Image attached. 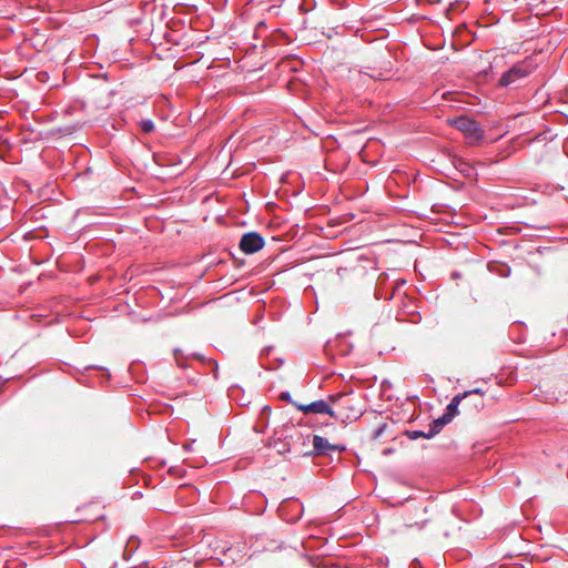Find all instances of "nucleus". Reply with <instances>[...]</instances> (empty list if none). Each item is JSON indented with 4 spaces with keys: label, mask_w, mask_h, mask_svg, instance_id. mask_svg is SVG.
<instances>
[{
    "label": "nucleus",
    "mask_w": 568,
    "mask_h": 568,
    "mask_svg": "<svg viewBox=\"0 0 568 568\" xmlns=\"http://www.w3.org/2000/svg\"><path fill=\"white\" fill-rule=\"evenodd\" d=\"M537 64L531 57H528L518 63L514 64L508 71H506L499 79L500 87H508L514 84L518 80L531 74Z\"/></svg>",
    "instance_id": "nucleus-1"
},
{
    "label": "nucleus",
    "mask_w": 568,
    "mask_h": 568,
    "mask_svg": "<svg viewBox=\"0 0 568 568\" xmlns=\"http://www.w3.org/2000/svg\"><path fill=\"white\" fill-rule=\"evenodd\" d=\"M452 124L460 131L469 143H477L484 136V130L480 125L468 116H458L450 121Z\"/></svg>",
    "instance_id": "nucleus-2"
},
{
    "label": "nucleus",
    "mask_w": 568,
    "mask_h": 568,
    "mask_svg": "<svg viewBox=\"0 0 568 568\" xmlns=\"http://www.w3.org/2000/svg\"><path fill=\"white\" fill-rule=\"evenodd\" d=\"M313 450L304 453L305 456H331L334 452H344L346 450V446L342 444H331L326 438L314 435L313 439Z\"/></svg>",
    "instance_id": "nucleus-3"
},
{
    "label": "nucleus",
    "mask_w": 568,
    "mask_h": 568,
    "mask_svg": "<svg viewBox=\"0 0 568 568\" xmlns=\"http://www.w3.org/2000/svg\"><path fill=\"white\" fill-rule=\"evenodd\" d=\"M302 514L303 504L296 499L283 500L278 507V515L286 523H296Z\"/></svg>",
    "instance_id": "nucleus-4"
},
{
    "label": "nucleus",
    "mask_w": 568,
    "mask_h": 568,
    "mask_svg": "<svg viewBox=\"0 0 568 568\" xmlns=\"http://www.w3.org/2000/svg\"><path fill=\"white\" fill-rule=\"evenodd\" d=\"M265 242L261 234L256 232L245 233L240 241V248L245 254H254L263 248Z\"/></svg>",
    "instance_id": "nucleus-5"
},
{
    "label": "nucleus",
    "mask_w": 568,
    "mask_h": 568,
    "mask_svg": "<svg viewBox=\"0 0 568 568\" xmlns=\"http://www.w3.org/2000/svg\"><path fill=\"white\" fill-rule=\"evenodd\" d=\"M298 409L304 413H315V414H327L332 417L335 416L334 410L331 406L323 399L315 400L308 405H300Z\"/></svg>",
    "instance_id": "nucleus-6"
},
{
    "label": "nucleus",
    "mask_w": 568,
    "mask_h": 568,
    "mask_svg": "<svg viewBox=\"0 0 568 568\" xmlns=\"http://www.w3.org/2000/svg\"><path fill=\"white\" fill-rule=\"evenodd\" d=\"M452 420L453 419L449 417V415L446 414H443L440 417L434 419L429 425L426 438H433L436 436L443 429V427L449 424Z\"/></svg>",
    "instance_id": "nucleus-7"
},
{
    "label": "nucleus",
    "mask_w": 568,
    "mask_h": 568,
    "mask_svg": "<svg viewBox=\"0 0 568 568\" xmlns=\"http://www.w3.org/2000/svg\"><path fill=\"white\" fill-rule=\"evenodd\" d=\"M468 396V393L458 394L453 397L450 403L447 405L446 412L444 414L449 415L453 419L458 414V406L460 402Z\"/></svg>",
    "instance_id": "nucleus-8"
},
{
    "label": "nucleus",
    "mask_w": 568,
    "mask_h": 568,
    "mask_svg": "<svg viewBox=\"0 0 568 568\" xmlns=\"http://www.w3.org/2000/svg\"><path fill=\"white\" fill-rule=\"evenodd\" d=\"M140 128L143 132L150 133L154 130V123L152 120L145 119L140 122Z\"/></svg>",
    "instance_id": "nucleus-9"
},
{
    "label": "nucleus",
    "mask_w": 568,
    "mask_h": 568,
    "mask_svg": "<svg viewBox=\"0 0 568 568\" xmlns=\"http://www.w3.org/2000/svg\"><path fill=\"white\" fill-rule=\"evenodd\" d=\"M406 435H407V437L409 439L415 440V439H418L420 437H425L426 438L427 433L426 432H422V430H406Z\"/></svg>",
    "instance_id": "nucleus-10"
},
{
    "label": "nucleus",
    "mask_w": 568,
    "mask_h": 568,
    "mask_svg": "<svg viewBox=\"0 0 568 568\" xmlns=\"http://www.w3.org/2000/svg\"><path fill=\"white\" fill-rule=\"evenodd\" d=\"M278 444L281 445V447L277 448L278 454H284L286 452H290L288 444L280 442V440H273V443H270V446L276 447Z\"/></svg>",
    "instance_id": "nucleus-11"
},
{
    "label": "nucleus",
    "mask_w": 568,
    "mask_h": 568,
    "mask_svg": "<svg viewBox=\"0 0 568 568\" xmlns=\"http://www.w3.org/2000/svg\"><path fill=\"white\" fill-rule=\"evenodd\" d=\"M329 400L332 403L343 402V405L346 404L347 396L345 394H335L329 396Z\"/></svg>",
    "instance_id": "nucleus-12"
},
{
    "label": "nucleus",
    "mask_w": 568,
    "mask_h": 568,
    "mask_svg": "<svg viewBox=\"0 0 568 568\" xmlns=\"http://www.w3.org/2000/svg\"><path fill=\"white\" fill-rule=\"evenodd\" d=\"M207 363L211 364L213 366V371H214V377L216 378L217 377V363L216 361L214 359H207Z\"/></svg>",
    "instance_id": "nucleus-13"
},
{
    "label": "nucleus",
    "mask_w": 568,
    "mask_h": 568,
    "mask_svg": "<svg viewBox=\"0 0 568 568\" xmlns=\"http://www.w3.org/2000/svg\"><path fill=\"white\" fill-rule=\"evenodd\" d=\"M280 398H281L282 400L291 402V394H290L288 392H282V393L280 394Z\"/></svg>",
    "instance_id": "nucleus-14"
},
{
    "label": "nucleus",
    "mask_w": 568,
    "mask_h": 568,
    "mask_svg": "<svg viewBox=\"0 0 568 568\" xmlns=\"http://www.w3.org/2000/svg\"><path fill=\"white\" fill-rule=\"evenodd\" d=\"M466 393H468V396L473 395V394H479V395L484 394V392L480 388H475V389H471V390H467Z\"/></svg>",
    "instance_id": "nucleus-15"
},
{
    "label": "nucleus",
    "mask_w": 568,
    "mask_h": 568,
    "mask_svg": "<svg viewBox=\"0 0 568 568\" xmlns=\"http://www.w3.org/2000/svg\"><path fill=\"white\" fill-rule=\"evenodd\" d=\"M179 352H180L179 349H175V351H174L175 361H176V363H178V365H179V366H182L183 364H182V362H181V359H180V357H179Z\"/></svg>",
    "instance_id": "nucleus-16"
},
{
    "label": "nucleus",
    "mask_w": 568,
    "mask_h": 568,
    "mask_svg": "<svg viewBox=\"0 0 568 568\" xmlns=\"http://www.w3.org/2000/svg\"><path fill=\"white\" fill-rule=\"evenodd\" d=\"M193 443H194V442H192V443H190V444L184 445V448H185V449H191V448H192V444H193Z\"/></svg>",
    "instance_id": "nucleus-17"
},
{
    "label": "nucleus",
    "mask_w": 568,
    "mask_h": 568,
    "mask_svg": "<svg viewBox=\"0 0 568 568\" xmlns=\"http://www.w3.org/2000/svg\"><path fill=\"white\" fill-rule=\"evenodd\" d=\"M417 566H418V562H416V564H415V562H413V564H412V568H417Z\"/></svg>",
    "instance_id": "nucleus-18"
}]
</instances>
